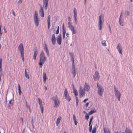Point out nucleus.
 Listing matches in <instances>:
<instances>
[{
	"label": "nucleus",
	"instance_id": "1",
	"mask_svg": "<svg viewBox=\"0 0 133 133\" xmlns=\"http://www.w3.org/2000/svg\"><path fill=\"white\" fill-rule=\"evenodd\" d=\"M46 59V57L45 56L44 52L43 51H42L40 54L39 59V64L40 68L42 67Z\"/></svg>",
	"mask_w": 133,
	"mask_h": 133
},
{
	"label": "nucleus",
	"instance_id": "2",
	"mask_svg": "<svg viewBox=\"0 0 133 133\" xmlns=\"http://www.w3.org/2000/svg\"><path fill=\"white\" fill-rule=\"evenodd\" d=\"M104 15L103 14H101L99 16L98 26L99 30H101L102 28V25L104 22Z\"/></svg>",
	"mask_w": 133,
	"mask_h": 133
},
{
	"label": "nucleus",
	"instance_id": "3",
	"mask_svg": "<svg viewBox=\"0 0 133 133\" xmlns=\"http://www.w3.org/2000/svg\"><path fill=\"white\" fill-rule=\"evenodd\" d=\"M114 91L115 96L117 97L118 101H120V98L121 96V94L118 91L117 88H116L115 86L114 87Z\"/></svg>",
	"mask_w": 133,
	"mask_h": 133
},
{
	"label": "nucleus",
	"instance_id": "4",
	"mask_svg": "<svg viewBox=\"0 0 133 133\" xmlns=\"http://www.w3.org/2000/svg\"><path fill=\"white\" fill-rule=\"evenodd\" d=\"M34 20L36 26H38L39 20L38 17V15L36 11H35L34 15Z\"/></svg>",
	"mask_w": 133,
	"mask_h": 133
},
{
	"label": "nucleus",
	"instance_id": "5",
	"mask_svg": "<svg viewBox=\"0 0 133 133\" xmlns=\"http://www.w3.org/2000/svg\"><path fill=\"white\" fill-rule=\"evenodd\" d=\"M97 85L98 94L100 96H102L104 92V89L101 85H99L97 83Z\"/></svg>",
	"mask_w": 133,
	"mask_h": 133
},
{
	"label": "nucleus",
	"instance_id": "6",
	"mask_svg": "<svg viewBox=\"0 0 133 133\" xmlns=\"http://www.w3.org/2000/svg\"><path fill=\"white\" fill-rule=\"evenodd\" d=\"M52 99L54 102L55 107H58L60 104V102L58 98L56 95L53 97L52 98Z\"/></svg>",
	"mask_w": 133,
	"mask_h": 133
},
{
	"label": "nucleus",
	"instance_id": "7",
	"mask_svg": "<svg viewBox=\"0 0 133 133\" xmlns=\"http://www.w3.org/2000/svg\"><path fill=\"white\" fill-rule=\"evenodd\" d=\"M68 25L69 28L72 31V34H75L77 32L76 30L74 29V26L72 25L71 23L70 22H68Z\"/></svg>",
	"mask_w": 133,
	"mask_h": 133
},
{
	"label": "nucleus",
	"instance_id": "8",
	"mask_svg": "<svg viewBox=\"0 0 133 133\" xmlns=\"http://www.w3.org/2000/svg\"><path fill=\"white\" fill-rule=\"evenodd\" d=\"M64 95L65 97V98L68 102H70L71 98L68 93V92L66 89V88L64 90Z\"/></svg>",
	"mask_w": 133,
	"mask_h": 133
},
{
	"label": "nucleus",
	"instance_id": "9",
	"mask_svg": "<svg viewBox=\"0 0 133 133\" xmlns=\"http://www.w3.org/2000/svg\"><path fill=\"white\" fill-rule=\"evenodd\" d=\"M85 91L84 89L82 88L81 86H80L78 91L80 97H82L85 95Z\"/></svg>",
	"mask_w": 133,
	"mask_h": 133
},
{
	"label": "nucleus",
	"instance_id": "10",
	"mask_svg": "<svg viewBox=\"0 0 133 133\" xmlns=\"http://www.w3.org/2000/svg\"><path fill=\"white\" fill-rule=\"evenodd\" d=\"M40 8L39 11V14L40 16L43 17L44 16V11L43 9V6L42 5H40Z\"/></svg>",
	"mask_w": 133,
	"mask_h": 133
},
{
	"label": "nucleus",
	"instance_id": "11",
	"mask_svg": "<svg viewBox=\"0 0 133 133\" xmlns=\"http://www.w3.org/2000/svg\"><path fill=\"white\" fill-rule=\"evenodd\" d=\"M18 50L20 51V54H24V48L23 44L20 43L18 47Z\"/></svg>",
	"mask_w": 133,
	"mask_h": 133
},
{
	"label": "nucleus",
	"instance_id": "12",
	"mask_svg": "<svg viewBox=\"0 0 133 133\" xmlns=\"http://www.w3.org/2000/svg\"><path fill=\"white\" fill-rule=\"evenodd\" d=\"M71 72L73 75V77H75L77 74V69L75 68V65H72Z\"/></svg>",
	"mask_w": 133,
	"mask_h": 133
},
{
	"label": "nucleus",
	"instance_id": "13",
	"mask_svg": "<svg viewBox=\"0 0 133 133\" xmlns=\"http://www.w3.org/2000/svg\"><path fill=\"white\" fill-rule=\"evenodd\" d=\"M38 103L40 106V107L41 110V112L42 113L43 112L44 107L43 104V102L42 101H41L40 98H38Z\"/></svg>",
	"mask_w": 133,
	"mask_h": 133
},
{
	"label": "nucleus",
	"instance_id": "14",
	"mask_svg": "<svg viewBox=\"0 0 133 133\" xmlns=\"http://www.w3.org/2000/svg\"><path fill=\"white\" fill-rule=\"evenodd\" d=\"M57 42L58 44L60 45L61 44L62 42V36L61 34H59L57 37Z\"/></svg>",
	"mask_w": 133,
	"mask_h": 133
},
{
	"label": "nucleus",
	"instance_id": "15",
	"mask_svg": "<svg viewBox=\"0 0 133 133\" xmlns=\"http://www.w3.org/2000/svg\"><path fill=\"white\" fill-rule=\"evenodd\" d=\"M49 0H43V5L44 6V8L45 10L47 9L48 6V3Z\"/></svg>",
	"mask_w": 133,
	"mask_h": 133
},
{
	"label": "nucleus",
	"instance_id": "16",
	"mask_svg": "<svg viewBox=\"0 0 133 133\" xmlns=\"http://www.w3.org/2000/svg\"><path fill=\"white\" fill-rule=\"evenodd\" d=\"M99 73L97 71H96L95 72V75L93 76L94 79L95 81L98 80L99 79Z\"/></svg>",
	"mask_w": 133,
	"mask_h": 133
},
{
	"label": "nucleus",
	"instance_id": "17",
	"mask_svg": "<svg viewBox=\"0 0 133 133\" xmlns=\"http://www.w3.org/2000/svg\"><path fill=\"white\" fill-rule=\"evenodd\" d=\"M51 41L52 45H55L56 43V39L54 34H53L52 35Z\"/></svg>",
	"mask_w": 133,
	"mask_h": 133
},
{
	"label": "nucleus",
	"instance_id": "18",
	"mask_svg": "<svg viewBox=\"0 0 133 133\" xmlns=\"http://www.w3.org/2000/svg\"><path fill=\"white\" fill-rule=\"evenodd\" d=\"M117 49L118 50L120 54H122V49L121 45L120 43H119L117 45Z\"/></svg>",
	"mask_w": 133,
	"mask_h": 133
},
{
	"label": "nucleus",
	"instance_id": "19",
	"mask_svg": "<svg viewBox=\"0 0 133 133\" xmlns=\"http://www.w3.org/2000/svg\"><path fill=\"white\" fill-rule=\"evenodd\" d=\"M84 90L88 92L90 89V87L87 83H85L84 86Z\"/></svg>",
	"mask_w": 133,
	"mask_h": 133
},
{
	"label": "nucleus",
	"instance_id": "20",
	"mask_svg": "<svg viewBox=\"0 0 133 133\" xmlns=\"http://www.w3.org/2000/svg\"><path fill=\"white\" fill-rule=\"evenodd\" d=\"M43 82L44 83H45L46 82V81L47 79V78L46 73L45 72H44L43 73Z\"/></svg>",
	"mask_w": 133,
	"mask_h": 133
},
{
	"label": "nucleus",
	"instance_id": "21",
	"mask_svg": "<svg viewBox=\"0 0 133 133\" xmlns=\"http://www.w3.org/2000/svg\"><path fill=\"white\" fill-rule=\"evenodd\" d=\"M47 22L48 25V28L49 29L50 27V15H49L47 20Z\"/></svg>",
	"mask_w": 133,
	"mask_h": 133
},
{
	"label": "nucleus",
	"instance_id": "22",
	"mask_svg": "<svg viewBox=\"0 0 133 133\" xmlns=\"http://www.w3.org/2000/svg\"><path fill=\"white\" fill-rule=\"evenodd\" d=\"M119 22L120 25L121 26H124L125 24L123 19V18H119Z\"/></svg>",
	"mask_w": 133,
	"mask_h": 133
},
{
	"label": "nucleus",
	"instance_id": "23",
	"mask_svg": "<svg viewBox=\"0 0 133 133\" xmlns=\"http://www.w3.org/2000/svg\"><path fill=\"white\" fill-rule=\"evenodd\" d=\"M44 50L46 51L47 54L48 56L49 55V51L47 46L46 44H45L44 47Z\"/></svg>",
	"mask_w": 133,
	"mask_h": 133
},
{
	"label": "nucleus",
	"instance_id": "24",
	"mask_svg": "<svg viewBox=\"0 0 133 133\" xmlns=\"http://www.w3.org/2000/svg\"><path fill=\"white\" fill-rule=\"evenodd\" d=\"M38 53V51L36 49H35L34 52L33 56V58L34 60H35L36 58V57Z\"/></svg>",
	"mask_w": 133,
	"mask_h": 133
},
{
	"label": "nucleus",
	"instance_id": "25",
	"mask_svg": "<svg viewBox=\"0 0 133 133\" xmlns=\"http://www.w3.org/2000/svg\"><path fill=\"white\" fill-rule=\"evenodd\" d=\"M63 39H64L65 38V34L66 32V30L65 29L64 27V24L63 26Z\"/></svg>",
	"mask_w": 133,
	"mask_h": 133
},
{
	"label": "nucleus",
	"instance_id": "26",
	"mask_svg": "<svg viewBox=\"0 0 133 133\" xmlns=\"http://www.w3.org/2000/svg\"><path fill=\"white\" fill-rule=\"evenodd\" d=\"M103 130L104 133H110L109 129L106 128H104Z\"/></svg>",
	"mask_w": 133,
	"mask_h": 133
},
{
	"label": "nucleus",
	"instance_id": "27",
	"mask_svg": "<svg viewBox=\"0 0 133 133\" xmlns=\"http://www.w3.org/2000/svg\"><path fill=\"white\" fill-rule=\"evenodd\" d=\"M74 121L75 123V125H77V122L76 121V118L75 115L74 114L73 115Z\"/></svg>",
	"mask_w": 133,
	"mask_h": 133
},
{
	"label": "nucleus",
	"instance_id": "28",
	"mask_svg": "<svg viewBox=\"0 0 133 133\" xmlns=\"http://www.w3.org/2000/svg\"><path fill=\"white\" fill-rule=\"evenodd\" d=\"M71 60L72 62V65H75L74 64V55L72 54L71 55Z\"/></svg>",
	"mask_w": 133,
	"mask_h": 133
},
{
	"label": "nucleus",
	"instance_id": "29",
	"mask_svg": "<svg viewBox=\"0 0 133 133\" xmlns=\"http://www.w3.org/2000/svg\"><path fill=\"white\" fill-rule=\"evenodd\" d=\"M61 117H59L56 121V125H58V124L60 123L61 120Z\"/></svg>",
	"mask_w": 133,
	"mask_h": 133
},
{
	"label": "nucleus",
	"instance_id": "30",
	"mask_svg": "<svg viewBox=\"0 0 133 133\" xmlns=\"http://www.w3.org/2000/svg\"><path fill=\"white\" fill-rule=\"evenodd\" d=\"M77 14L76 9V8L74 9V17H77Z\"/></svg>",
	"mask_w": 133,
	"mask_h": 133
},
{
	"label": "nucleus",
	"instance_id": "31",
	"mask_svg": "<svg viewBox=\"0 0 133 133\" xmlns=\"http://www.w3.org/2000/svg\"><path fill=\"white\" fill-rule=\"evenodd\" d=\"M18 92H19V95H20L21 94V91L20 89V85L18 84Z\"/></svg>",
	"mask_w": 133,
	"mask_h": 133
},
{
	"label": "nucleus",
	"instance_id": "32",
	"mask_svg": "<svg viewBox=\"0 0 133 133\" xmlns=\"http://www.w3.org/2000/svg\"><path fill=\"white\" fill-rule=\"evenodd\" d=\"M73 90L74 91V94L76 96H77L78 95V92L77 90L75 89L74 88V86L73 85Z\"/></svg>",
	"mask_w": 133,
	"mask_h": 133
},
{
	"label": "nucleus",
	"instance_id": "33",
	"mask_svg": "<svg viewBox=\"0 0 133 133\" xmlns=\"http://www.w3.org/2000/svg\"><path fill=\"white\" fill-rule=\"evenodd\" d=\"M102 44L103 46H106L107 45L106 41L104 40H103L102 41Z\"/></svg>",
	"mask_w": 133,
	"mask_h": 133
},
{
	"label": "nucleus",
	"instance_id": "34",
	"mask_svg": "<svg viewBox=\"0 0 133 133\" xmlns=\"http://www.w3.org/2000/svg\"><path fill=\"white\" fill-rule=\"evenodd\" d=\"M96 126L94 127L93 128L92 133H95L96 132Z\"/></svg>",
	"mask_w": 133,
	"mask_h": 133
},
{
	"label": "nucleus",
	"instance_id": "35",
	"mask_svg": "<svg viewBox=\"0 0 133 133\" xmlns=\"http://www.w3.org/2000/svg\"><path fill=\"white\" fill-rule=\"evenodd\" d=\"M125 133H131V132L130 130L126 128L125 131Z\"/></svg>",
	"mask_w": 133,
	"mask_h": 133
},
{
	"label": "nucleus",
	"instance_id": "36",
	"mask_svg": "<svg viewBox=\"0 0 133 133\" xmlns=\"http://www.w3.org/2000/svg\"><path fill=\"white\" fill-rule=\"evenodd\" d=\"M59 26L57 27V29L56 31V34H59Z\"/></svg>",
	"mask_w": 133,
	"mask_h": 133
},
{
	"label": "nucleus",
	"instance_id": "37",
	"mask_svg": "<svg viewBox=\"0 0 133 133\" xmlns=\"http://www.w3.org/2000/svg\"><path fill=\"white\" fill-rule=\"evenodd\" d=\"M74 19L75 22V25L77 24V17H74Z\"/></svg>",
	"mask_w": 133,
	"mask_h": 133
},
{
	"label": "nucleus",
	"instance_id": "38",
	"mask_svg": "<svg viewBox=\"0 0 133 133\" xmlns=\"http://www.w3.org/2000/svg\"><path fill=\"white\" fill-rule=\"evenodd\" d=\"M93 117L92 116L91 118H90V119L89 123V126H90V124H91V122H92V119H93Z\"/></svg>",
	"mask_w": 133,
	"mask_h": 133
},
{
	"label": "nucleus",
	"instance_id": "39",
	"mask_svg": "<svg viewBox=\"0 0 133 133\" xmlns=\"http://www.w3.org/2000/svg\"><path fill=\"white\" fill-rule=\"evenodd\" d=\"M89 115L88 114H86L85 116V118L86 120H87L89 119Z\"/></svg>",
	"mask_w": 133,
	"mask_h": 133
},
{
	"label": "nucleus",
	"instance_id": "40",
	"mask_svg": "<svg viewBox=\"0 0 133 133\" xmlns=\"http://www.w3.org/2000/svg\"><path fill=\"white\" fill-rule=\"evenodd\" d=\"M21 56L22 59V60L23 61L24 60V54H21Z\"/></svg>",
	"mask_w": 133,
	"mask_h": 133
},
{
	"label": "nucleus",
	"instance_id": "41",
	"mask_svg": "<svg viewBox=\"0 0 133 133\" xmlns=\"http://www.w3.org/2000/svg\"><path fill=\"white\" fill-rule=\"evenodd\" d=\"M95 112V111L94 110H91L89 112L88 114L89 115H91Z\"/></svg>",
	"mask_w": 133,
	"mask_h": 133
},
{
	"label": "nucleus",
	"instance_id": "42",
	"mask_svg": "<svg viewBox=\"0 0 133 133\" xmlns=\"http://www.w3.org/2000/svg\"><path fill=\"white\" fill-rule=\"evenodd\" d=\"M89 128V131L90 132H91L92 129V125H90Z\"/></svg>",
	"mask_w": 133,
	"mask_h": 133
},
{
	"label": "nucleus",
	"instance_id": "43",
	"mask_svg": "<svg viewBox=\"0 0 133 133\" xmlns=\"http://www.w3.org/2000/svg\"><path fill=\"white\" fill-rule=\"evenodd\" d=\"M0 74H1L2 76L3 75V72H2V68H0Z\"/></svg>",
	"mask_w": 133,
	"mask_h": 133
},
{
	"label": "nucleus",
	"instance_id": "44",
	"mask_svg": "<svg viewBox=\"0 0 133 133\" xmlns=\"http://www.w3.org/2000/svg\"><path fill=\"white\" fill-rule=\"evenodd\" d=\"M0 74H1L2 76L3 75V72H2V68H0Z\"/></svg>",
	"mask_w": 133,
	"mask_h": 133
},
{
	"label": "nucleus",
	"instance_id": "45",
	"mask_svg": "<svg viewBox=\"0 0 133 133\" xmlns=\"http://www.w3.org/2000/svg\"><path fill=\"white\" fill-rule=\"evenodd\" d=\"M25 77L26 78H28V79L29 78V76L28 75H27V74H25Z\"/></svg>",
	"mask_w": 133,
	"mask_h": 133
},
{
	"label": "nucleus",
	"instance_id": "46",
	"mask_svg": "<svg viewBox=\"0 0 133 133\" xmlns=\"http://www.w3.org/2000/svg\"><path fill=\"white\" fill-rule=\"evenodd\" d=\"M76 106L77 107L78 106V99H76Z\"/></svg>",
	"mask_w": 133,
	"mask_h": 133
},
{
	"label": "nucleus",
	"instance_id": "47",
	"mask_svg": "<svg viewBox=\"0 0 133 133\" xmlns=\"http://www.w3.org/2000/svg\"><path fill=\"white\" fill-rule=\"evenodd\" d=\"M109 31H110V33L111 34V29L110 28V26L109 25Z\"/></svg>",
	"mask_w": 133,
	"mask_h": 133
},
{
	"label": "nucleus",
	"instance_id": "48",
	"mask_svg": "<svg viewBox=\"0 0 133 133\" xmlns=\"http://www.w3.org/2000/svg\"><path fill=\"white\" fill-rule=\"evenodd\" d=\"M22 0H19L18 1V3L20 4L22 3Z\"/></svg>",
	"mask_w": 133,
	"mask_h": 133
},
{
	"label": "nucleus",
	"instance_id": "49",
	"mask_svg": "<svg viewBox=\"0 0 133 133\" xmlns=\"http://www.w3.org/2000/svg\"><path fill=\"white\" fill-rule=\"evenodd\" d=\"M88 100V98H86V99H85L83 101V102L84 103H85V102H86V101H87V100Z\"/></svg>",
	"mask_w": 133,
	"mask_h": 133
},
{
	"label": "nucleus",
	"instance_id": "50",
	"mask_svg": "<svg viewBox=\"0 0 133 133\" xmlns=\"http://www.w3.org/2000/svg\"><path fill=\"white\" fill-rule=\"evenodd\" d=\"M89 103H86L85 104V106L86 107H87L88 106Z\"/></svg>",
	"mask_w": 133,
	"mask_h": 133
},
{
	"label": "nucleus",
	"instance_id": "51",
	"mask_svg": "<svg viewBox=\"0 0 133 133\" xmlns=\"http://www.w3.org/2000/svg\"><path fill=\"white\" fill-rule=\"evenodd\" d=\"M126 14H127L128 15H129V12L128 11H127L126 12Z\"/></svg>",
	"mask_w": 133,
	"mask_h": 133
},
{
	"label": "nucleus",
	"instance_id": "52",
	"mask_svg": "<svg viewBox=\"0 0 133 133\" xmlns=\"http://www.w3.org/2000/svg\"><path fill=\"white\" fill-rule=\"evenodd\" d=\"M26 108H30V106L28 105H26Z\"/></svg>",
	"mask_w": 133,
	"mask_h": 133
},
{
	"label": "nucleus",
	"instance_id": "53",
	"mask_svg": "<svg viewBox=\"0 0 133 133\" xmlns=\"http://www.w3.org/2000/svg\"><path fill=\"white\" fill-rule=\"evenodd\" d=\"M2 58H1L0 59V64H2Z\"/></svg>",
	"mask_w": 133,
	"mask_h": 133
},
{
	"label": "nucleus",
	"instance_id": "54",
	"mask_svg": "<svg viewBox=\"0 0 133 133\" xmlns=\"http://www.w3.org/2000/svg\"><path fill=\"white\" fill-rule=\"evenodd\" d=\"M11 101H12V99H11L9 101V103L10 104H11Z\"/></svg>",
	"mask_w": 133,
	"mask_h": 133
},
{
	"label": "nucleus",
	"instance_id": "55",
	"mask_svg": "<svg viewBox=\"0 0 133 133\" xmlns=\"http://www.w3.org/2000/svg\"><path fill=\"white\" fill-rule=\"evenodd\" d=\"M69 35V34L68 33V32L66 33V35L67 37H68V36Z\"/></svg>",
	"mask_w": 133,
	"mask_h": 133
},
{
	"label": "nucleus",
	"instance_id": "56",
	"mask_svg": "<svg viewBox=\"0 0 133 133\" xmlns=\"http://www.w3.org/2000/svg\"><path fill=\"white\" fill-rule=\"evenodd\" d=\"M122 13H121V15H120V17H119V18H121V19L123 18L121 17V16H122Z\"/></svg>",
	"mask_w": 133,
	"mask_h": 133
},
{
	"label": "nucleus",
	"instance_id": "57",
	"mask_svg": "<svg viewBox=\"0 0 133 133\" xmlns=\"http://www.w3.org/2000/svg\"><path fill=\"white\" fill-rule=\"evenodd\" d=\"M12 14H13V15L14 16H15V13L14 12V11H13V10H12Z\"/></svg>",
	"mask_w": 133,
	"mask_h": 133
},
{
	"label": "nucleus",
	"instance_id": "58",
	"mask_svg": "<svg viewBox=\"0 0 133 133\" xmlns=\"http://www.w3.org/2000/svg\"><path fill=\"white\" fill-rule=\"evenodd\" d=\"M27 74L26 72V69H25V74Z\"/></svg>",
	"mask_w": 133,
	"mask_h": 133
},
{
	"label": "nucleus",
	"instance_id": "59",
	"mask_svg": "<svg viewBox=\"0 0 133 133\" xmlns=\"http://www.w3.org/2000/svg\"><path fill=\"white\" fill-rule=\"evenodd\" d=\"M68 20L69 21H70V18L69 17H68Z\"/></svg>",
	"mask_w": 133,
	"mask_h": 133
},
{
	"label": "nucleus",
	"instance_id": "60",
	"mask_svg": "<svg viewBox=\"0 0 133 133\" xmlns=\"http://www.w3.org/2000/svg\"><path fill=\"white\" fill-rule=\"evenodd\" d=\"M25 103L26 105H27V102L26 101V100L25 99Z\"/></svg>",
	"mask_w": 133,
	"mask_h": 133
},
{
	"label": "nucleus",
	"instance_id": "61",
	"mask_svg": "<svg viewBox=\"0 0 133 133\" xmlns=\"http://www.w3.org/2000/svg\"><path fill=\"white\" fill-rule=\"evenodd\" d=\"M29 111L31 112V109H30V108H29Z\"/></svg>",
	"mask_w": 133,
	"mask_h": 133
},
{
	"label": "nucleus",
	"instance_id": "62",
	"mask_svg": "<svg viewBox=\"0 0 133 133\" xmlns=\"http://www.w3.org/2000/svg\"><path fill=\"white\" fill-rule=\"evenodd\" d=\"M84 4H85L86 3V0H84Z\"/></svg>",
	"mask_w": 133,
	"mask_h": 133
},
{
	"label": "nucleus",
	"instance_id": "63",
	"mask_svg": "<svg viewBox=\"0 0 133 133\" xmlns=\"http://www.w3.org/2000/svg\"><path fill=\"white\" fill-rule=\"evenodd\" d=\"M2 68V64H0V68Z\"/></svg>",
	"mask_w": 133,
	"mask_h": 133
},
{
	"label": "nucleus",
	"instance_id": "64",
	"mask_svg": "<svg viewBox=\"0 0 133 133\" xmlns=\"http://www.w3.org/2000/svg\"><path fill=\"white\" fill-rule=\"evenodd\" d=\"M1 27H2V25L1 24L0 25V30H1Z\"/></svg>",
	"mask_w": 133,
	"mask_h": 133
}]
</instances>
